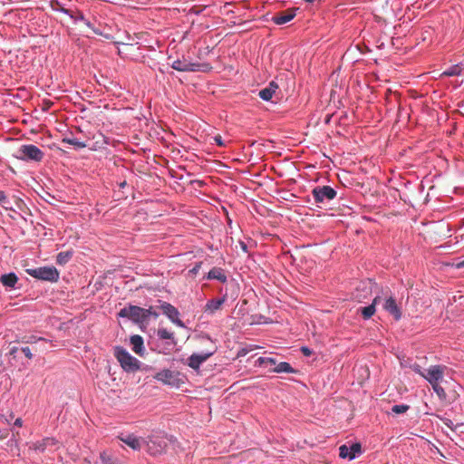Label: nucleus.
<instances>
[{
    "label": "nucleus",
    "instance_id": "1",
    "mask_svg": "<svg viewBox=\"0 0 464 464\" xmlns=\"http://www.w3.org/2000/svg\"><path fill=\"white\" fill-rule=\"evenodd\" d=\"M114 356L126 372H135L140 369L141 362L121 346L114 348Z\"/></svg>",
    "mask_w": 464,
    "mask_h": 464
},
{
    "label": "nucleus",
    "instance_id": "2",
    "mask_svg": "<svg viewBox=\"0 0 464 464\" xmlns=\"http://www.w3.org/2000/svg\"><path fill=\"white\" fill-rule=\"evenodd\" d=\"M25 272L32 277L38 280L55 283L59 280L60 273L54 266H41L36 268H28Z\"/></svg>",
    "mask_w": 464,
    "mask_h": 464
},
{
    "label": "nucleus",
    "instance_id": "3",
    "mask_svg": "<svg viewBox=\"0 0 464 464\" xmlns=\"http://www.w3.org/2000/svg\"><path fill=\"white\" fill-rule=\"evenodd\" d=\"M147 451L153 456L160 455L164 452L167 447V437L162 432L151 434L145 440Z\"/></svg>",
    "mask_w": 464,
    "mask_h": 464
},
{
    "label": "nucleus",
    "instance_id": "4",
    "mask_svg": "<svg viewBox=\"0 0 464 464\" xmlns=\"http://www.w3.org/2000/svg\"><path fill=\"white\" fill-rule=\"evenodd\" d=\"M15 157L24 161L40 162L43 160L44 153L34 144H24L18 149Z\"/></svg>",
    "mask_w": 464,
    "mask_h": 464
},
{
    "label": "nucleus",
    "instance_id": "5",
    "mask_svg": "<svg viewBox=\"0 0 464 464\" xmlns=\"http://www.w3.org/2000/svg\"><path fill=\"white\" fill-rule=\"evenodd\" d=\"M171 68L179 72H207L210 66L208 63H190L186 59H177L172 62Z\"/></svg>",
    "mask_w": 464,
    "mask_h": 464
},
{
    "label": "nucleus",
    "instance_id": "6",
    "mask_svg": "<svg viewBox=\"0 0 464 464\" xmlns=\"http://www.w3.org/2000/svg\"><path fill=\"white\" fill-rule=\"evenodd\" d=\"M312 195L316 204H323L333 200L337 192L330 186H316L313 188Z\"/></svg>",
    "mask_w": 464,
    "mask_h": 464
},
{
    "label": "nucleus",
    "instance_id": "7",
    "mask_svg": "<svg viewBox=\"0 0 464 464\" xmlns=\"http://www.w3.org/2000/svg\"><path fill=\"white\" fill-rule=\"evenodd\" d=\"M120 317L128 318L136 324L145 323L144 308L137 305H128L121 309L118 313Z\"/></svg>",
    "mask_w": 464,
    "mask_h": 464
},
{
    "label": "nucleus",
    "instance_id": "8",
    "mask_svg": "<svg viewBox=\"0 0 464 464\" xmlns=\"http://www.w3.org/2000/svg\"><path fill=\"white\" fill-rule=\"evenodd\" d=\"M382 295V302L383 309L392 315L396 321H399L401 318V311L396 302V299L388 295V293H383Z\"/></svg>",
    "mask_w": 464,
    "mask_h": 464
},
{
    "label": "nucleus",
    "instance_id": "9",
    "mask_svg": "<svg viewBox=\"0 0 464 464\" xmlns=\"http://www.w3.org/2000/svg\"><path fill=\"white\" fill-rule=\"evenodd\" d=\"M160 302V308L161 309L163 314H165L170 322L180 328H185V324L179 319V310L169 303Z\"/></svg>",
    "mask_w": 464,
    "mask_h": 464
},
{
    "label": "nucleus",
    "instance_id": "10",
    "mask_svg": "<svg viewBox=\"0 0 464 464\" xmlns=\"http://www.w3.org/2000/svg\"><path fill=\"white\" fill-rule=\"evenodd\" d=\"M445 366L442 365H432L425 370L422 377L430 384L440 383L444 376Z\"/></svg>",
    "mask_w": 464,
    "mask_h": 464
},
{
    "label": "nucleus",
    "instance_id": "11",
    "mask_svg": "<svg viewBox=\"0 0 464 464\" xmlns=\"http://www.w3.org/2000/svg\"><path fill=\"white\" fill-rule=\"evenodd\" d=\"M361 453L362 446L360 443H353L351 446L342 445L339 448V456L342 459H348L352 460Z\"/></svg>",
    "mask_w": 464,
    "mask_h": 464
},
{
    "label": "nucleus",
    "instance_id": "12",
    "mask_svg": "<svg viewBox=\"0 0 464 464\" xmlns=\"http://www.w3.org/2000/svg\"><path fill=\"white\" fill-rule=\"evenodd\" d=\"M373 285L374 283H372L371 280L361 282L353 294L354 298L358 302H362L364 299L371 295Z\"/></svg>",
    "mask_w": 464,
    "mask_h": 464
},
{
    "label": "nucleus",
    "instance_id": "13",
    "mask_svg": "<svg viewBox=\"0 0 464 464\" xmlns=\"http://www.w3.org/2000/svg\"><path fill=\"white\" fill-rule=\"evenodd\" d=\"M214 353L215 350L207 353H193L188 358V365L194 370H198L203 362L214 354Z\"/></svg>",
    "mask_w": 464,
    "mask_h": 464
},
{
    "label": "nucleus",
    "instance_id": "14",
    "mask_svg": "<svg viewBox=\"0 0 464 464\" xmlns=\"http://www.w3.org/2000/svg\"><path fill=\"white\" fill-rule=\"evenodd\" d=\"M295 14H296V9L290 8V9H287V10H285V11L276 14L272 17L271 20L274 24H276L277 25H282V24H285L290 22L291 20H293L295 18Z\"/></svg>",
    "mask_w": 464,
    "mask_h": 464
},
{
    "label": "nucleus",
    "instance_id": "15",
    "mask_svg": "<svg viewBox=\"0 0 464 464\" xmlns=\"http://www.w3.org/2000/svg\"><path fill=\"white\" fill-rule=\"evenodd\" d=\"M227 301V295H224L220 298H214L210 299L207 302L205 307H204V313L207 314L212 315L217 311L220 310L222 308V305Z\"/></svg>",
    "mask_w": 464,
    "mask_h": 464
},
{
    "label": "nucleus",
    "instance_id": "16",
    "mask_svg": "<svg viewBox=\"0 0 464 464\" xmlns=\"http://www.w3.org/2000/svg\"><path fill=\"white\" fill-rule=\"evenodd\" d=\"M120 440L134 450H140L145 443V440L133 434L120 437Z\"/></svg>",
    "mask_w": 464,
    "mask_h": 464
},
{
    "label": "nucleus",
    "instance_id": "17",
    "mask_svg": "<svg viewBox=\"0 0 464 464\" xmlns=\"http://www.w3.org/2000/svg\"><path fill=\"white\" fill-rule=\"evenodd\" d=\"M380 303H382V295H376L370 305L361 307L360 312L363 319H370L375 314V307Z\"/></svg>",
    "mask_w": 464,
    "mask_h": 464
},
{
    "label": "nucleus",
    "instance_id": "18",
    "mask_svg": "<svg viewBox=\"0 0 464 464\" xmlns=\"http://www.w3.org/2000/svg\"><path fill=\"white\" fill-rule=\"evenodd\" d=\"M130 343L132 351L138 355H143L145 349L143 343V338L140 335L135 334L130 336Z\"/></svg>",
    "mask_w": 464,
    "mask_h": 464
},
{
    "label": "nucleus",
    "instance_id": "19",
    "mask_svg": "<svg viewBox=\"0 0 464 464\" xmlns=\"http://www.w3.org/2000/svg\"><path fill=\"white\" fill-rule=\"evenodd\" d=\"M155 378L165 383V384H169V385H172L174 384V382H175V374H174V372L170 371V370H162L160 371V372H158L155 376Z\"/></svg>",
    "mask_w": 464,
    "mask_h": 464
},
{
    "label": "nucleus",
    "instance_id": "20",
    "mask_svg": "<svg viewBox=\"0 0 464 464\" xmlns=\"http://www.w3.org/2000/svg\"><path fill=\"white\" fill-rule=\"evenodd\" d=\"M56 443V440L53 438H44L42 440H38L34 443H33L30 446V449H33L36 451H44L45 449L49 446L54 445Z\"/></svg>",
    "mask_w": 464,
    "mask_h": 464
},
{
    "label": "nucleus",
    "instance_id": "21",
    "mask_svg": "<svg viewBox=\"0 0 464 464\" xmlns=\"http://www.w3.org/2000/svg\"><path fill=\"white\" fill-rule=\"evenodd\" d=\"M278 86L275 82H271L266 88L262 89L259 92V97L264 101H270L277 90Z\"/></svg>",
    "mask_w": 464,
    "mask_h": 464
},
{
    "label": "nucleus",
    "instance_id": "22",
    "mask_svg": "<svg viewBox=\"0 0 464 464\" xmlns=\"http://www.w3.org/2000/svg\"><path fill=\"white\" fill-rule=\"evenodd\" d=\"M17 281L18 277L14 273L5 274L0 277L2 285L9 288H14Z\"/></svg>",
    "mask_w": 464,
    "mask_h": 464
},
{
    "label": "nucleus",
    "instance_id": "23",
    "mask_svg": "<svg viewBox=\"0 0 464 464\" xmlns=\"http://www.w3.org/2000/svg\"><path fill=\"white\" fill-rule=\"evenodd\" d=\"M207 278L209 280L216 279L222 283H225L227 281V276L224 274L223 269L219 267H213L207 276Z\"/></svg>",
    "mask_w": 464,
    "mask_h": 464
},
{
    "label": "nucleus",
    "instance_id": "24",
    "mask_svg": "<svg viewBox=\"0 0 464 464\" xmlns=\"http://www.w3.org/2000/svg\"><path fill=\"white\" fill-rule=\"evenodd\" d=\"M274 372L281 373V372H286V373H294L295 372V370L290 365V363L286 362H281L277 364H276V367L273 370Z\"/></svg>",
    "mask_w": 464,
    "mask_h": 464
},
{
    "label": "nucleus",
    "instance_id": "25",
    "mask_svg": "<svg viewBox=\"0 0 464 464\" xmlns=\"http://www.w3.org/2000/svg\"><path fill=\"white\" fill-rule=\"evenodd\" d=\"M157 336L160 339H161V340H170L171 341V344H175L176 343L175 337H174V333L169 331L166 328H159L158 331H157Z\"/></svg>",
    "mask_w": 464,
    "mask_h": 464
},
{
    "label": "nucleus",
    "instance_id": "26",
    "mask_svg": "<svg viewBox=\"0 0 464 464\" xmlns=\"http://www.w3.org/2000/svg\"><path fill=\"white\" fill-rule=\"evenodd\" d=\"M462 72V65L461 64H454L449 67L447 70H445L441 76H458L460 75Z\"/></svg>",
    "mask_w": 464,
    "mask_h": 464
},
{
    "label": "nucleus",
    "instance_id": "27",
    "mask_svg": "<svg viewBox=\"0 0 464 464\" xmlns=\"http://www.w3.org/2000/svg\"><path fill=\"white\" fill-rule=\"evenodd\" d=\"M72 256V251L60 252L56 256V263L60 266L65 265Z\"/></svg>",
    "mask_w": 464,
    "mask_h": 464
},
{
    "label": "nucleus",
    "instance_id": "28",
    "mask_svg": "<svg viewBox=\"0 0 464 464\" xmlns=\"http://www.w3.org/2000/svg\"><path fill=\"white\" fill-rule=\"evenodd\" d=\"M67 15H69L70 18L72 19V21L74 23L82 21L86 24L87 26L91 27V23L85 19L83 14L82 12H80V11L73 12V11L70 10V14H67Z\"/></svg>",
    "mask_w": 464,
    "mask_h": 464
},
{
    "label": "nucleus",
    "instance_id": "29",
    "mask_svg": "<svg viewBox=\"0 0 464 464\" xmlns=\"http://www.w3.org/2000/svg\"><path fill=\"white\" fill-rule=\"evenodd\" d=\"M63 143L70 144L74 146L76 149H83L86 147V144L83 141L76 138L66 137L63 139Z\"/></svg>",
    "mask_w": 464,
    "mask_h": 464
},
{
    "label": "nucleus",
    "instance_id": "30",
    "mask_svg": "<svg viewBox=\"0 0 464 464\" xmlns=\"http://www.w3.org/2000/svg\"><path fill=\"white\" fill-rule=\"evenodd\" d=\"M10 420L4 415H0V425L9 424ZM9 436V430L8 429H0V440H5Z\"/></svg>",
    "mask_w": 464,
    "mask_h": 464
},
{
    "label": "nucleus",
    "instance_id": "31",
    "mask_svg": "<svg viewBox=\"0 0 464 464\" xmlns=\"http://www.w3.org/2000/svg\"><path fill=\"white\" fill-rule=\"evenodd\" d=\"M50 6L53 11L61 12L65 14H70V9L65 8L58 0H52Z\"/></svg>",
    "mask_w": 464,
    "mask_h": 464
},
{
    "label": "nucleus",
    "instance_id": "32",
    "mask_svg": "<svg viewBox=\"0 0 464 464\" xmlns=\"http://www.w3.org/2000/svg\"><path fill=\"white\" fill-rule=\"evenodd\" d=\"M433 391L436 392L440 400H445L447 397L445 390L440 386V383L431 385Z\"/></svg>",
    "mask_w": 464,
    "mask_h": 464
},
{
    "label": "nucleus",
    "instance_id": "33",
    "mask_svg": "<svg viewBox=\"0 0 464 464\" xmlns=\"http://www.w3.org/2000/svg\"><path fill=\"white\" fill-rule=\"evenodd\" d=\"M256 363L259 366L266 365V364L276 365V361L275 358H271V357H259L256 360Z\"/></svg>",
    "mask_w": 464,
    "mask_h": 464
},
{
    "label": "nucleus",
    "instance_id": "34",
    "mask_svg": "<svg viewBox=\"0 0 464 464\" xmlns=\"http://www.w3.org/2000/svg\"><path fill=\"white\" fill-rule=\"evenodd\" d=\"M408 409H409V406L406 404H397V405L392 406V411L394 413L401 414V413L406 412L408 411Z\"/></svg>",
    "mask_w": 464,
    "mask_h": 464
},
{
    "label": "nucleus",
    "instance_id": "35",
    "mask_svg": "<svg viewBox=\"0 0 464 464\" xmlns=\"http://www.w3.org/2000/svg\"><path fill=\"white\" fill-rule=\"evenodd\" d=\"M8 445L9 447L11 448V451H14V448L16 450V454L19 455V449H18V442H17V440L15 438V434L13 433L12 435V438L8 440Z\"/></svg>",
    "mask_w": 464,
    "mask_h": 464
},
{
    "label": "nucleus",
    "instance_id": "36",
    "mask_svg": "<svg viewBox=\"0 0 464 464\" xmlns=\"http://www.w3.org/2000/svg\"><path fill=\"white\" fill-rule=\"evenodd\" d=\"M150 316H153V317H155V318H157V317L159 316V314L153 310V307H152V306H150V307H149V308H147V309H145V308H144V318H145V322H147V321H148V319H149V317H150Z\"/></svg>",
    "mask_w": 464,
    "mask_h": 464
},
{
    "label": "nucleus",
    "instance_id": "37",
    "mask_svg": "<svg viewBox=\"0 0 464 464\" xmlns=\"http://www.w3.org/2000/svg\"><path fill=\"white\" fill-rule=\"evenodd\" d=\"M100 459L102 464H115L111 458L105 451L100 454Z\"/></svg>",
    "mask_w": 464,
    "mask_h": 464
},
{
    "label": "nucleus",
    "instance_id": "38",
    "mask_svg": "<svg viewBox=\"0 0 464 464\" xmlns=\"http://www.w3.org/2000/svg\"><path fill=\"white\" fill-rule=\"evenodd\" d=\"M410 367H411V369L413 372H415L416 373H418V374H419V375H420L421 377H422V374H424V372H425V370H423V369L421 368V366H420V365H419L418 363H413V364H411Z\"/></svg>",
    "mask_w": 464,
    "mask_h": 464
},
{
    "label": "nucleus",
    "instance_id": "39",
    "mask_svg": "<svg viewBox=\"0 0 464 464\" xmlns=\"http://www.w3.org/2000/svg\"><path fill=\"white\" fill-rule=\"evenodd\" d=\"M213 140L218 147H226V143L224 142L220 135H216L215 137H213Z\"/></svg>",
    "mask_w": 464,
    "mask_h": 464
},
{
    "label": "nucleus",
    "instance_id": "40",
    "mask_svg": "<svg viewBox=\"0 0 464 464\" xmlns=\"http://www.w3.org/2000/svg\"><path fill=\"white\" fill-rule=\"evenodd\" d=\"M22 352L24 353L25 357H27L28 359H32L33 358V353H31V350H30L29 347H23L22 348Z\"/></svg>",
    "mask_w": 464,
    "mask_h": 464
},
{
    "label": "nucleus",
    "instance_id": "41",
    "mask_svg": "<svg viewBox=\"0 0 464 464\" xmlns=\"http://www.w3.org/2000/svg\"><path fill=\"white\" fill-rule=\"evenodd\" d=\"M301 352L305 356H310L312 354V351L306 346H303L301 348Z\"/></svg>",
    "mask_w": 464,
    "mask_h": 464
},
{
    "label": "nucleus",
    "instance_id": "42",
    "mask_svg": "<svg viewBox=\"0 0 464 464\" xmlns=\"http://www.w3.org/2000/svg\"><path fill=\"white\" fill-rule=\"evenodd\" d=\"M7 201V197L4 191H0V204H4Z\"/></svg>",
    "mask_w": 464,
    "mask_h": 464
},
{
    "label": "nucleus",
    "instance_id": "43",
    "mask_svg": "<svg viewBox=\"0 0 464 464\" xmlns=\"http://www.w3.org/2000/svg\"><path fill=\"white\" fill-rule=\"evenodd\" d=\"M203 9H198L197 6H193L190 10V14H199Z\"/></svg>",
    "mask_w": 464,
    "mask_h": 464
},
{
    "label": "nucleus",
    "instance_id": "44",
    "mask_svg": "<svg viewBox=\"0 0 464 464\" xmlns=\"http://www.w3.org/2000/svg\"><path fill=\"white\" fill-rule=\"evenodd\" d=\"M14 427H22L23 426V420L21 418H17L14 422Z\"/></svg>",
    "mask_w": 464,
    "mask_h": 464
},
{
    "label": "nucleus",
    "instance_id": "45",
    "mask_svg": "<svg viewBox=\"0 0 464 464\" xmlns=\"http://www.w3.org/2000/svg\"><path fill=\"white\" fill-rule=\"evenodd\" d=\"M239 245H240L241 249H242L245 253H247V252H248V250H247V246H246V244L245 242L240 241V242H239Z\"/></svg>",
    "mask_w": 464,
    "mask_h": 464
},
{
    "label": "nucleus",
    "instance_id": "46",
    "mask_svg": "<svg viewBox=\"0 0 464 464\" xmlns=\"http://www.w3.org/2000/svg\"><path fill=\"white\" fill-rule=\"evenodd\" d=\"M444 423H445V425H447V426H448L449 428H450L451 430H454V429H453V427H452L453 423H452V421H451L450 420L446 419V420H444Z\"/></svg>",
    "mask_w": 464,
    "mask_h": 464
},
{
    "label": "nucleus",
    "instance_id": "47",
    "mask_svg": "<svg viewBox=\"0 0 464 464\" xmlns=\"http://www.w3.org/2000/svg\"><path fill=\"white\" fill-rule=\"evenodd\" d=\"M199 267H200V263L197 264L196 266L191 270V272L196 273Z\"/></svg>",
    "mask_w": 464,
    "mask_h": 464
},
{
    "label": "nucleus",
    "instance_id": "48",
    "mask_svg": "<svg viewBox=\"0 0 464 464\" xmlns=\"http://www.w3.org/2000/svg\"><path fill=\"white\" fill-rule=\"evenodd\" d=\"M229 5H230V3H226V4L224 5L223 8H224V9H225V8H227Z\"/></svg>",
    "mask_w": 464,
    "mask_h": 464
},
{
    "label": "nucleus",
    "instance_id": "49",
    "mask_svg": "<svg viewBox=\"0 0 464 464\" xmlns=\"http://www.w3.org/2000/svg\"><path fill=\"white\" fill-rule=\"evenodd\" d=\"M305 2L312 3L314 0H304Z\"/></svg>",
    "mask_w": 464,
    "mask_h": 464
},
{
    "label": "nucleus",
    "instance_id": "50",
    "mask_svg": "<svg viewBox=\"0 0 464 464\" xmlns=\"http://www.w3.org/2000/svg\"><path fill=\"white\" fill-rule=\"evenodd\" d=\"M11 353H15V348L12 349Z\"/></svg>",
    "mask_w": 464,
    "mask_h": 464
},
{
    "label": "nucleus",
    "instance_id": "51",
    "mask_svg": "<svg viewBox=\"0 0 464 464\" xmlns=\"http://www.w3.org/2000/svg\"><path fill=\"white\" fill-rule=\"evenodd\" d=\"M463 264H464V261H463Z\"/></svg>",
    "mask_w": 464,
    "mask_h": 464
}]
</instances>
